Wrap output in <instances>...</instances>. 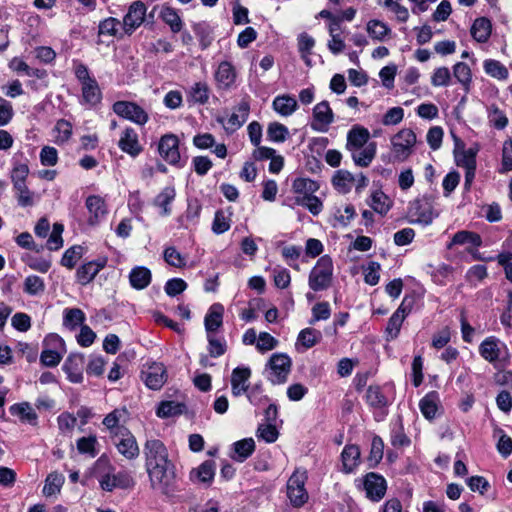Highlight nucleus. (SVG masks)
Wrapping results in <instances>:
<instances>
[{
    "label": "nucleus",
    "instance_id": "34",
    "mask_svg": "<svg viewBox=\"0 0 512 512\" xmlns=\"http://www.w3.org/2000/svg\"><path fill=\"white\" fill-rule=\"evenodd\" d=\"M491 22L489 19L481 17L474 21L471 27V35L477 41L484 43L491 35Z\"/></svg>",
    "mask_w": 512,
    "mask_h": 512
},
{
    "label": "nucleus",
    "instance_id": "14",
    "mask_svg": "<svg viewBox=\"0 0 512 512\" xmlns=\"http://www.w3.org/2000/svg\"><path fill=\"white\" fill-rule=\"evenodd\" d=\"M160 156L169 164L176 165L180 161L179 139L174 134H165L158 144Z\"/></svg>",
    "mask_w": 512,
    "mask_h": 512
},
{
    "label": "nucleus",
    "instance_id": "41",
    "mask_svg": "<svg viewBox=\"0 0 512 512\" xmlns=\"http://www.w3.org/2000/svg\"><path fill=\"white\" fill-rule=\"evenodd\" d=\"M64 481L65 478L62 474L57 472L50 473L45 480L43 494L47 497L58 494Z\"/></svg>",
    "mask_w": 512,
    "mask_h": 512
},
{
    "label": "nucleus",
    "instance_id": "20",
    "mask_svg": "<svg viewBox=\"0 0 512 512\" xmlns=\"http://www.w3.org/2000/svg\"><path fill=\"white\" fill-rule=\"evenodd\" d=\"M250 376L251 370L248 367H237L232 371L231 386L234 396H240L248 390Z\"/></svg>",
    "mask_w": 512,
    "mask_h": 512
},
{
    "label": "nucleus",
    "instance_id": "15",
    "mask_svg": "<svg viewBox=\"0 0 512 512\" xmlns=\"http://www.w3.org/2000/svg\"><path fill=\"white\" fill-rule=\"evenodd\" d=\"M85 206L89 213L87 222L92 226L99 224L108 213L105 200L98 195L88 196L85 201Z\"/></svg>",
    "mask_w": 512,
    "mask_h": 512
},
{
    "label": "nucleus",
    "instance_id": "37",
    "mask_svg": "<svg viewBox=\"0 0 512 512\" xmlns=\"http://www.w3.org/2000/svg\"><path fill=\"white\" fill-rule=\"evenodd\" d=\"M369 205L376 213L385 215L390 210L392 201L385 193L376 190L370 196Z\"/></svg>",
    "mask_w": 512,
    "mask_h": 512
},
{
    "label": "nucleus",
    "instance_id": "26",
    "mask_svg": "<svg viewBox=\"0 0 512 512\" xmlns=\"http://www.w3.org/2000/svg\"><path fill=\"white\" fill-rule=\"evenodd\" d=\"M370 133L361 126H354L347 134L346 149L351 150L369 144Z\"/></svg>",
    "mask_w": 512,
    "mask_h": 512
},
{
    "label": "nucleus",
    "instance_id": "58",
    "mask_svg": "<svg viewBox=\"0 0 512 512\" xmlns=\"http://www.w3.org/2000/svg\"><path fill=\"white\" fill-rule=\"evenodd\" d=\"M64 227L60 223L53 225V230L47 240V248L51 251L59 250L63 246V233Z\"/></svg>",
    "mask_w": 512,
    "mask_h": 512
},
{
    "label": "nucleus",
    "instance_id": "59",
    "mask_svg": "<svg viewBox=\"0 0 512 512\" xmlns=\"http://www.w3.org/2000/svg\"><path fill=\"white\" fill-rule=\"evenodd\" d=\"M279 341L267 332H260L256 343L259 352L265 353L276 348Z\"/></svg>",
    "mask_w": 512,
    "mask_h": 512
},
{
    "label": "nucleus",
    "instance_id": "35",
    "mask_svg": "<svg viewBox=\"0 0 512 512\" xmlns=\"http://www.w3.org/2000/svg\"><path fill=\"white\" fill-rule=\"evenodd\" d=\"M12 415L20 418L21 421L35 425L37 423V414L32 406L27 402L14 404L10 407Z\"/></svg>",
    "mask_w": 512,
    "mask_h": 512
},
{
    "label": "nucleus",
    "instance_id": "54",
    "mask_svg": "<svg viewBox=\"0 0 512 512\" xmlns=\"http://www.w3.org/2000/svg\"><path fill=\"white\" fill-rule=\"evenodd\" d=\"M208 341V352L211 357L217 358L222 356L226 352V341L215 337L214 334L207 335Z\"/></svg>",
    "mask_w": 512,
    "mask_h": 512
},
{
    "label": "nucleus",
    "instance_id": "22",
    "mask_svg": "<svg viewBox=\"0 0 512 512\" xmlns=\"http://www.w3.org/2000/svg\"><path fill=\"white\" fill-rule=\"evenodd\" d=\"M376 143L370 142L366 146L348 150L355 165L359 167H367L373 161L376 155Z\"/></svg>",
    "mask_w": 512,
    "mask_h": 512
},
{
    "label": "nucleus",
    "instance_id": "28",
    "mask_svg": "<svg viewBox=\"0 0 512 512\" xmlns=\"http://www.w3.org/2000/svg\"><path fill=\"white\" fill-rule=\"evenodd\" d=\"M343 471L353 472L360 464V449L357 445H347L341 453Z\"/></svg>",
    "mask_w": 512,
    "mask_h": 512
},
{
    "label": "nucleus",
    "instance_id": "50",
    "mask_svg": "<svg viewBox=\"0 0 512 512\" xmlns=\"http://www.w3.org/2000/svg\"><path fill=\"white\" fill-rule=\"evenodd\" d=\"M451 72L447 67H438L431 74V85L434 87H445L451 83Z\"/></svg>",
    "mask_w": 512,
    "mask_h": 512
},
{
    "label": "nucleus",
    "instance_id": "63",
    "mask_svg": "<svg viewBox=\"0 0 512 512\" xmlns=\"http://www.w3.org/2000/svg\"><path fill=\"white\" fill-rule=\"evenodd\" d=\"M96 444V436L82 437L77 441V449L81 454H89L91 457H94L97 454Z\"/></svg>",
    "mask_w": 512,
    "mask_h": 512
},
{
    "label": "nucleus",
    "instance_id": "45",
    "mask_svg": "<svg viewBox=\"0 0 512 512\" xmlns=\"http://www.w3.org/2000/svg\"><path fill=\"white\" fill-rule=\"evenodd\" d=\"M176 192L174 187H165L155 198V205L162 209L163 215H169L170 209L168 205L175 199Z\"/></svg>",
    "mask_w": 512,
    "mask_h": 512
},
{
    "label": "nucleus",
    "instance_id": "64",
    "mask_svg": "<svg viewBox=\"0 0 512 512\" xmlns=\"http://www.w3.org/2000/svg\"><path fill=\"white\" fill-rule=\"evenodd\" d=\"M256 435L267 443H273L278 439L279 433L274 425L263 424L258 427Z\"/></svg>",
    "mask_w": 512,
    "mask_h": 512
},
{
    "label": "nucleus",
    "instance_id": "61",
    "mask_svg": "<svg viewBox=\"0 0 512 512\" xmlns=\"http://www.w3.org/2000/svg\"><path fill=\"white\" fill-rule=\"evenodd\" d=\"M494 436L498 437V452L504 457L509 456L512 453V439L504 434L503 430L501 429H496Z\"/></svg>",
    "mask_w": 512,
    "mask_h": 512
},
{
    "label": "nucleus",
    "instance_id": "9",
    "mask_svg": "<svg viewBox=\"0 0 512 512\" xmlns=\"http://www.w3.org/2000/svg\"><path fill=\"white\" fill-rule=\"evenodd\" d=\"M306 480V471L296 469L287 481V496L295 507H301L308 500V492L305 488Z\"/></svg>",
    "mask_w": 512,
    "mask_h": 512
},
{
    "label": "nucleus",
    "instance_id": "60",
    "mask_svg": "<svg viewBox=\"0 0 512 512\" xmlns=\"http://www.w3.org/2000/svg\"><path fill=\"white\" fill-rule=\"evenodd\" d=\"M16 191L18 204L22 207L32 206L34 203V193L29 190L26 183L13 186Z\"/></svg>",
    "mask_w": 512,
    "mask_h": 512
},
{
    "label": "nucleus",
    "instance_id": "27",
    "mask_svg": "<svg viewBox=\"0 0 512 512\" xmlns=\"http://www.w3.org/2000/svg\"><path fill=\"white\" fill-rule=\"evenodd\" d=\"M272 107L279 115L288 117L298 108V103L293 96L284 94L274 98Z\"/></svg>",
    "mask_w": 512,
    "mask_h": 512
},
{
    "label": "nucleus",
    "instance_id": "31",
    "mask_svg": "<svg viewBox=\"0 0 512 512\" xmlns=\"http://www.w3.org/2000/svg\"><path fill=\"white\" fill-rule=\"evenodd\" d=\"M250 111L249 103L246 100H242L234 108V111L229 116L227 124L231 129L240 128L248 119Z\"/></svg>",
    "mask_w": 512,
    "mask_h": 512
},
{
    "label": "nucleus",
    "instance_id": "21",
    "mask_svg": "<svg viewBox=\"0 0 512 512\" xmlns=\"http://www.w3.org/2000/svg\"><path fill=\"white\" fill-rule=\"evenodd\" d=\"M105 265L106 259L104 258H99L97 260L85 263L77 270L76 276L78 282L82 285L90 283L99 273V271L105 267Z\"/></svg>",
    "mask_w": 512,
    "mask_h": 512
},
{
    "label": "nucleus",
    "instance_id": "51",
    "mask_svg": "<svg viewBox=\"0 0 512 512\" xmlns=\"http://www.w3.org/2000/svg\"><path fill=\"white\" fill-rule=\"evenodd\" d=\"M190 99L199 104H205L209 99V87L204 82L195 83L189 91Z\"/></svg>",
    "mask_w": 512,
    "mask_h": 512
},
{
    "label": "nucleus",
    "instance_id": "23",
    "mask_svg": "<svg viewBox=\"0 0 512 512\" xmlns=\"http://www.w3.org/2000/svg\"><path fill=\"white\" fill-rule=\"evenodd\" d=\"M224 307L215 303L210 308L204 319V325L207 335L214 334L221 326L223 322Z\"/></svg>",
    "mask_w": 512,
    "mask_h": 512
},
{
    "label": "nucleus",
    "instance_id": "32",
    "mask_svg": "<svg viewBox=\"0 0 512 512\" xmlns=\"http://www.w3.org/2000/svg\"><path fill=\"white\" fill-rule=\"evenodd\" d=\"M439 397L436 392L426 394L419 402V409L423 416L428 419H434L438 412Z\"/></svg>",
    "mask_w": 512,
    "mask_h": 512
},
{
    "label": "nucleus",
    "instance_id": "42",
    "mask_svg": "<svg viewBox=\"0 0 512 512\" xmlns=\"http://www.w3.org/2000/svg\"><path fill=\"white\" fill-rule=\"evenodd\" d=\"M355 214V208L351 204L335 207L333 211L334 226H347L355 217Z\"/></svg>",
    "mask_w": 512,
    "mask_h": 512
},
{
    "label": "nucleus",
    "instance_id": "57",
    "mask_svg": "<svg viewBox=\"0 0 512 512\" xmlns=\"http://www.w3.org/2000/svg\"><path fill=\"white\" fill-rule=\"evenodd\" d=\"M182 413V405L173 401L162 402L157 409V416L168 418Z\"/></svg>",
    "mask_w": 512,
    "mask_h": 512
},
{
    "label": "nucleus",
    "instance_id": "53",
    "mask_svg": "<svg viewBox=\"0 0 512 512\" xmlns=\"http://www.w3.org/2000/svg\"><path fill=\"white\" fill-rule=\"evenodd\" d=\"M452 243L458 244V245H463V244L469 243L475 247H479L482 243V240L478 234H476L474 232L462 230V231L457 232L453 236Z\"/></svg>",
    "mask_w": 512,
    "mask_h": 512
},
{
    "label": "nucleus",
    "instance_id": "30",
    "mask_svg": "<svg viewBox=\"0 0 512 512\" xmlns=\"http://www.w3.org/2000/svg\"><path fill=\"white\" fill-rule=\"evenodd\" d=\"M118 452L128 460H132L138 457L139 447L135 437L131 434H127L116 443Z\"/></svg>",
    "mask_w": 512,
    "mask_h": 512
},
{
    "label": "nucleus",
    "instance_id": "62",
    "mask_svg": "<svg viewBox=\"0 0 512 512\" xmlns=\"http://www.w3.org/2000/svg\"><path fill=\"white\" fill-rule=\"evenodd\" d=\"M82 256V247L73 246L67 249L61 259V264L69 269L74 268L77 261Z\"/></svg>",
    "mask_w": 512,
    "mask_h": 512
},
{
    "label": "nucleus",
    "instance_id": "18",
    "mask_svg": "<svg viewBox=\"0 0 512 512\" xmlns=\"http://www.w3.org/2000/svg\"><path fill=\"white\" fill-rule=\"evenodd\" d=\"M214 77L219 89L228 90L235 84L237 73L230 62L223 61L218 65Z\"/></svg>",
    "mask_w": 512,
    "mask_h": 512
},
{
    "label": "nucleus",
    "instance_id": "1",
    "mask_svg": "<svg viewBox=\"0 0 512 512\" xmlns=\"http://www.w3.org/2000/svg\"><path fill=\"white\" fill-rule=\"evenodd\" d=\"M143 454L150 487L171 496L175 491L176 473L166 446L158 439H148L144 444Z\"/></svg>",
    "mask_w": 512,
    "mask_h": 512
},
{
    "label": "nucleus",
    "instance_id": "17",
    "mask_svg": "<svg viewBox=\"0 0 512 512\" xmlns=\"http://www.w3.org/2000/svg\"><path fill=\"white\" fill-rule=\"evenodd\" d=\"M118 147L121 149V151L132 157H136L142 152V146L139 142L138 134L131 127H126L121 132L118 141Z\"/></svg>",
    "mask_w": 512,
    "mask_h": 512
},
{
    "label": "nucleus",
    "instance_id": "12",
    "mask_svg": "<svg viewBox=\"0 0 512 512\" xmlns=\"http://www.w3.org/2000/svg\"><path fill=\"white\" fill-rule=\"evenodd\" d=\"M147 7L142 1L133 2L123 17V30L131 35L145 20Z\"/></svg>",
    "mask_w": 512,
    "mask_h": 512
},
{
    "label": "nucleus",
    "instance_id": "56",
    "mask_svg": "<svg viewBox=\"0 0 512 512\" xmlns=\"http://www.w3.org/2000/svg\"><path fill=\"white\" fill-rule=\"evenodd\" d=\"M120 21L116 18L109 17L99 23V35L115 37L118 33Z\"/></svg>",
    "mask_w": 512,
    "mask_h": 512
},
{
    "label": "nucleus",
    "instance_id": "4",
    "mask_svg": "<svg viewBox=\"0 0 512 512\" xmlns=\"http://www.w3.org/2000/svg\"><path fill=\"white\" fill-rule=\"evenodd\" d=\"M332 280L333 262L329 256L324 255L318 259L315 266L311 269L308 285L315 292L324 291L331 286Z\"/></svg>",
    "mask_w": 512,
    "mask_h": 512
},
{
    "label": "nucleus",
    "instance_id": "49",
    "mask_svg": "<svg viewBox=\"0 0 512 512\" xmlns=\"http://www.w3.org/2000/svg\"><path fill=\"white\" fill-rule=\"evenodd\" d=\"M369 36L375 40L382 41L390 32L388 26L379 20H370L366 27Z\"/></svg>",
    "mask_w": 512,
    "mask_h": 512
},
{
    "label": "nucleus",
    "instance_id": "29",
    "mask_svg": "<svg viewBox=\"0 0 512 512\" xmlns=\"http://www.w3.org/2000/svg\"><path fill=\"white\" fill-rule=\"evenodd\" d=\"M152 279L151 271L144 266H136L129 273L130 285L136 290L146 288Z\"/></svg>",
    "mask_w": 512,
    "mask_h": 512
},
{
    "label": "nucleus",
    "instance_id": "24",
    "mask_svg": "<svg viewBox=\"0 0 512 512\" xmlns=\"http://www.w3.org/2000/svg\"><path fill=\"white\" fill-rule=\"evenodd\" d=\"M410 310L404 306V302L398 307V309L392 314L389 318L386 333L389 339H395L401 329L402 323L406 316L409 314Z\"/></svg>",
    "mask_w": 512,
    "mask_h": 512
},
{
    "label": "nucleus",
    "instance_id": "2",
    "mask_svg": "<svg viewBox=\"0 0 512 512\" xmlns=\"http://www.w3.org/2000/svg\"><path fill=\"white\" fill-rule=\"evenodd\" d=\"M94 475L103 491L112 492L116 488L128 489L135 481L127 471L116 472L108 457L102 455L94 464Z\"/></svg>",
    "mask_w": 512,
    "mask_h": 512
},
{
    "label": "nucleus",
    "instance_id": "19",
    "mask_svg": "<svg viewBox=\"0 0 512 512\" xmlns=\"http://www.w3.org/2000/svg\"><path fill=\"white\" fill-rule=\"evenodd\" d=\"M215 476V463L211 460L204 461L190 472V480L196 484L209 486Z\"/></svg>",
    "mask_w": 512,
    "mask_h": 512
},
{
    "label": "nucleus",
    "instance_id": "48",
    "mask_svg": "<svg viewBox=\"0 0 512 512\" xmlns=\"http://www.w3.org/2000/svg\"><path fill=\"white\" fill-rule=\"evenodd\" d=\"M162 20L170 26L174 33L179 32L182 29V21L175 9L171 7H163L160 13Z\"/></svg>",
    "mask_w": 512,
    "mask_h": 512
},
{
    "label": "nucleus",
    "instance_id": "25",
    "mask_svg": "<svg viewBox=\"0 0 512 512\" xmlns=\"http://www.w3.org/2000/svg\"><path fill=\"white\" fill-rule=\"evenodd\" d=\"M319 189V184L309 178L299 177L292 183V190L297 195L296 199L310 197Z\"/></svg>",
    "mask_w": 512,
    "mask_h": 512
},
{
    "label": "nucleus",
    "instance_id": "40",
    "mask_svg": "<svg viewBox=\"0 0 512 512\" xmlns=\"http://www.w3.org/2000/svg\"><path fill=\"white\" fill-rule=\"evenodd\" d=\"M43 278L37 275H29L24 279L23 291L29 296H40L45 291Z\"/></svg>",
    "mask_w": 512,
    "mask_h": 512
},
{
    "label": "nucleus",
    "instance_id": "44",
    "mask_svg": "<svg viewBox=\"0 0 512 512\" xmlns=\"http://www.w3.org/2000/svg\"><path fill=\"white\" fill-rule=\"evenodd\" d=\"M484 71L491 77L498 80H505L508 78L507 68L497 60L488 59L483 63Z\"/></svg>",
    "mask_w": 512,
    "mask_h": 512
},
{
    "label": "nucleus",
    "instance_id": "10",
    "mask_svg": "<svg viewBox=\"0 0 512 512\" xmlns=\"http://www.w3.org/2000/svg\"><path fill=\"white\" fill-rule=\"evenodd\" d=\"M112 110L119 117L140 126L145 125L149 120L148 113L135 102L117 101L113 104Z\"/></svg>",
    "mask_w": 512,
    "mask_h": 512
},
{
    "label": "nucleus",
    "instance_id": "3",
    "mask_svg": "<svg viewBox=\"0 0 512 512\" xmlns=\"http://www.w3.org/2000/svg\"><path fill=\"white\" fill-rule=\"evenodd\" d=\"M74 73L81 84V103L95 106L100 103L102 93L95 78L90 76L89 70L83 63L74 65Z\"/></svg>",
    "mask_w": 512,
    "mask_h": 512
},
{
    "label": "nucleus",
    "instance_id": "39",
    "mask_svg": "<svg viewBox=\"0 0 512 512\" xmlns=\"http://www.w3.org/2000/svg\"><path fill=\"white\" fill-rule=\"evenodd\" d=\"M453 76L462 85L463 89L468 92L472 82V72L470 67L463 62H458L453 66Z\"/></svg>",
    "mask_w": 512,
    "mask_h": 512
},
{
    "label": "nucleus",
    "instance_id": "8",
    "mask_svg": "<svg viewBox=\"0 0 512 512\" xmlns=\"http://www.w3.org/2000/svg\"><path fill=\"white\" fill-rule=\"evenodd\" d=\"M291 358L284 353H274L267 363V378L273 384H282L287 381L291 371Z\"/></svg>",
    "mask_w": 512,
    "mask_h": 512
},
{
    "label": "nucleus",
    "instance_id": "5",
    "mask_svg": "<svg viewBox=\"0 0 512 512\" xmlns=\"http://www.w3.org/2000/svg\"><path fill=\"white\" fill-rule=\"evenodd\" d=\"M479 354L484 360L494 366L497 363H508L510 360L507 345L495 336H489L480 343Z\"/></svg>",
    "mask_w": 512,
    "mask_h": 512
},
{
    "label": "nucleus",
    "instance_id": "55",
    "mask_svg": "<svg viewBox=\"0 0 512 512\" xmlns=\"http://www.w3.org/2000/svg\"><path fill=\"white\" fill-rule=\"evenodd\" d=\"M383 5L394 13L400 22L408 20V9L401 4V0H383Z\"/></svg>",
    "mask_w": 512,
    "mask_h": 512
},
{
    "label": "nucleus",
    "instance_id": "6",
    "mask_svg": "<svg viewBox=\"0 0 512 512\" xmlns=\"http://www.w3.org/2000/svg\"><path fill=\"white\" fill-rule=\"evenodd\" d=\"M355 483L357 488L362 489L372 502L381 501L387 491L386 479L375 472H369L362 478L356 479Z\"/></svg>",
    "mask_w": 512,
    "mask_h": 512
},
{
    "label": "nucleus",
    "instance_id": "13",
    "mask_svg": "<svg viewBox=\"0 0 512 512\" xmlns=\"http://www.w3.org/2000/svg\"><path fill=\"white\" fill-rule=\"evenodd\" d=\"M334 121V114L327 101L316 104L313 108V122L311 128L314 131L325 133Z\"/></svg>",
    "mask_w": 512,
    "mask_h": 512
},
{
    "label": "nucleus",
    "instance_id": "52",
    "mask_svg": "<svg viewBox=\"0 0 512 512\" xmlns=\"http://www.w3.org/2000/svg\"><path fill=\"white\" fill-rule=\"evenodd\" d=\"M57 424L62 434L71 435L77 424V417L69 412H63L57 417Z\"/></svg>",
    "mask_w": 512,
    "mask_h": 512
},
{
    "label": "nucleus",
    "instance_id": "43",
    "mask_svg": "<svg viewBox=\"0 0 512 512\" xmlns=\"http://www.w3.org/2000/svg\"><path fill=\"white\" fill-rule=\"evenodd\" d=\"M9 67H10V69H12L13 71H15L17 73H24L26 76L36 77L38 79H41L46 75L44 70L33 69V68L29 67L26 62H24L22 59H20L18 57H14L10 61Z\"/></svg>",
    "mask_w": 512,
    "mask_h": 512
},
{
    "label": "nucleus",
    "instance_id": "16",
    "mask_svg": "<svg viewBox=\"0 0 512 512\" xmlns=\"http://www.w3.org/2000/svg\"><path fill=\"white\" fill-rule=\"evenodd\" d=\"M146 386L152 390L160 389L166 382L167 375L163 364L153 363L142 372Z\"/></svg>",
    "mask_w": 512,
    "mask_h": 512
},
{
    "label": "nucleus",
    "instance_id": "38",
    "mask_svg": "<svg viewBox=\"0 0 512 512\" xmlns=\"http://www.w3.org/2000/svg\"><path fill=\"white\" fill-rule=\"evenodd\" d=\"M337 191L342 194L348 193L355 183V176L347 170H339L332 179Z\"/></svg>",
    "mask_w": 512,
    "mask_h": 512
},
{
    "label": "nucleus",
    "instance_id": "46",
    "mask_svg": "<svg viewBox=\"0 0 512 512\" xmlns=\"http://www.w3.org/2000/svg\"><path fill=\"white\" fill-rule=\"evenodd\" d=\"M288 135V128L279 122H271L267 127V138L271 142L282 143Z\"/></svg>",
    "mask_w": 512,
    "mask_h": 512
},
{
    "label": "nucleus",
    "instance_id": "33",
    "mask_svg": "<svg viewBox=\"0 0 512 512\" xmlns=\"http://www.w3.org/2000/svg\"><path fill=\"white\" fill-rule=\"evenodd\" d=\"M254 450L255 441L253 438H245L233 444L234 454L231 455V457L238 462H243L254 452Z\"/></svg>",
    "mask_w": 512,
    "mask_h": 512
},
{
    "label": "nucleus",
    "instance_id": "36",
    "mask_svg": "<svg viewBox=\"0 0 512 512\" xmlns=\"http://www.w3.org/2000/svg\"><path fill=\"white\" fill-rule=\"evenodd\" d=\"M322 339V333L314 328H305L298 334L296 347L302 346L304 349H309L315 346Z\"/></svg>",
    "mask_w": 512,
    "mask_h": 512
},
{
    "label": "nucleus",
    "instance_id": "7",
    "mask_svg": "<svg viewBox=\"0 0 512 512\" xmlns=\"http://www.w3.org/2000/svg\"><path fill=\"white\" fill-rule=\"evenodd\" d=\"M416 144L415 133L408 128L401 129L391 138V153L395 161L404 162L412 154Z\"/></svg>",
    "mask_w": 512,
    "mask_h": 512
},
{
    "label": "nucleus",
    "instance_id": "11",
    "mask_svg": "<svg viewBox=\"0 0 512 512\" xmlns=\"http://www.w3.org/2000/svg\"><path fill=\"white\" fill-rule=\"evenodd\" d=\"M408 215L410 223L428 226L438 216V213L434 211L429 201L415 200L409 206Z\"/></svg>",
    "mask_w": 512,
    "mask_h": 512
},
{
    "label": "nucleus",
    "instance_id": "47",
    "mask_svg": "<svg viewBox=\"0 0 512 512\" xmlns=\"http://www.w3.org/2000/svg\"><path fill=\"white\" fill-rule=\"evenodd\" d=\"M85 320L84 312L79 308L65 309L63 324L67 328L73 330L81 325Z\"/></svg>",
    "mask_w": 512,
    "mask_h": 512
}]
</instances>
